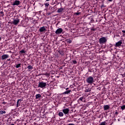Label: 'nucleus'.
Here are the masks:
<instances>
[{
    "mask_svg": "<svg viewBox=\"0 0 125 125\" xmlns=\"http://www.w3.org/2000/svg\"><path fill=\"white\" fill-rule=\"evenodd\" d=\"M46 85H47V83L44 82L43 81H40L39 82L38 87H40V88L44 89V88H46Z\"/></svg>",
    "mask_w": 125,
    "mask_h": 125,
    "instance_id": "nucleus-1",
    "label": "nucleus"
},
{
    "mask_svg": "<svg viewBox=\"0 0 125 125\" xmlns=\"http://www.w3.org/2000/svg\"><path fill=\"white\" fill-rule=\"evenodd\" d=\"M86 82L87 83L91 84V83H93L94 82V78L92 76H89L86 78Z\"/></svg>",
    "mask_w": 125,
    "mask_h": 125,
    "instance_id": "nucleus-2",
    "label": "nucleus"
},
{
    "mask_svg": "<svg viewBox=\"0 0 125 125\" xmlns=\"http://www.w3.org/2000/svg\"><path fill=\"white\" fill-rule=\"evenodd\" d=\"M100 44H104L107 42V39L106 37H102L99 40Z\"/></svg>",
    "mask_w": 125,
    "mask_h": 125,
    "instance_id": "nucleus-3",
    "label": "nucleus"
},
{
    "mask_svg": "<svg viewBox=\"0 0 125 125\" xmlns=\"http://www.w3.org/2000/svg\"><path fill=\"white\" fill-rule=\"evenodd\" d=\"M20 18L19 17H17L16 19L13 20L12 21V23L13 25H17L19 22H20Z\"/></svg>",
    "mask_w": 125,
    "mask_h": 125,
    "instance_id": "nucleus-4",
    "label": "nucleus"
},
{
    "mask_svg": "<svg viewBox=\"0 0 125 125\" xmlns=\"http://www.w3.org/2000/svg\"><path fill=\"white\" fill-rule=\"evenodd\" d=\"M63 32V29H62V28H60L58 29H57V30L55 31V34H56L57 35H58L59 34H61V33H62Z\"/></svg>",
    "mask_w": 125,
    "mask_h": 125,
    "instance_id": "nucleus-5",
    "label": "nucleus"
},
{
    "mask_svg": "<svg viewBox=\"0 0 125 125\" xmlns=\"http://www.w3.org/2000/svg\"><path fill=\"white\" fill-rule=\"evenodd\" d=\"M122 43H123V42L122 40L119 41L118 42L116 43L115 44L116 47H119V46H121Z\"/></svg>",
    "mask_w": 125,
    "mask_h": 125,
    "instance_id": "nucleus-6",
    "label": "nucleus"
},
{
    "mask_svg": "<svg viewBox=\"0 0 125 125\" xmlns=\"http://www.w3.org/2000/svg\"><path fill=\"white\" fill-rule=\"evenodd\" d=\"M8 57H9V55H7V54H4V55H2L1 59H2V60H5V59H7V58H8Z\"/></svg>",
    "mask_w": 125,
    "mask_h": 125,
    "instance_id": "nucleus-7",
    "label": "nucleus"
},
{
    "mask_svg": "<svg viewBox=\"0 0 125 125\" xmlns=\"http://www.w3.org/2000/svg\"><path fill=\"white\" fill-rule=\"evenodd\" d=\"M62 112H63V113L65 115H67V114H69V112H70V110L68 109V108L63 109L62 110Z\"/></svg>",
    "mask_w": 125,
    "mask_h": 125,
    "instance_id": "nucleus-8",
    "label": "nucleus"
},
{
    "mask_svg": "<svg viewBox=\"0 0 125 125\" xmlns=\"http://www.w3.org/2000/svg\"><path fill=\"white\" fill-rule=\"evenodd\" d=\"M45 31H46V29H45V27L44 26L40 27L39 29V32H40V33H42Z\"/></svg>",
    "mask_w": 125,
    "mask_h": 125,
    "instance_id": "nucleus-9",
    "label": "nucleus"
},
{
    "mask_svg": "<svg viewBox=\"0 0 125 125\" xmlns=\"http://www.w3.org/2000/svg\"><path fill=\"white\" fill-rule=\"evenodd\" d=\"M20 4V1L16 0L12 4V5H19Z\"/></svg>",
    "mask_w": 125,
    "mask_h": 125,
    "instance_id": "nucleus-10",
    "label": "nucleus"
},
{
    "mask_svg": "<svg viewBox=\"0 0 125 125\" xmlns=\"http://www.w3.org/2000/svg\"><path fill=\"white\" fill-rule=\"evenodd\" d=\"M22 100L21 99L18 100L17 102V107H18L21 105V102Z\"/></svg>",
    "mask_w": 125,
    "mask_h": 125,
    "instance_id": "nucleus-11",
    "label": "nucleus"
},
{
    "mask_svg": "<svg viewBox=\"0 0 125 125\" xmlns=\"http://www.w3.org/2000/svg\"><path fill=\"white\" fill-rule=\"evenodd\" d=\"M104 111H106V110L110 109V106H109L108 105H104Z\"/></svg>",
    "mask_w": 125,
    "mask_h": 125,
    "instance_id": "nucleus-12",
    "label": "nucleus"
},
{
    "mask_svg": "<svg viewBox=\"0 0 125 125\" xmlns=\"http://www.w3.org/2000/svg\"><path fill=\"white\" fill-rule=\"evenodd\" d=\"M63 10H64V9L61 8L58 10L57 12H58V13H61V12H62V11H63Z\"/></svg>",
    "mask_w": 125,
    "mask_h": 125,
    "instance_id": "nucleus-13",
    "label": "nucleus"
},
{
    "mask_svg": "<svg viewBox=\"0 0 125 125\" xmlns=\"http://www.w3.org/2000/svg\"><path fill=\"white\" fill-rule=\"evenodd\" d=\"M71 92V90H67L63 93V94H69Z\"/></svg>",
    "mask_w": 125,
    "mask_h": 125,
    "instance_id": "nucleus-14",
    "label": "nucleus"
},
{
    "mask_svg": "<svg viewBox=\"0 0 125 125\" xmlns=\"http://www.w3.org/2000/svg\"><path fill=\"white\" fill-rule=\"evenodd\" d=\"M41 94H38L36 95V99H39V98H41Z\"/></svg>",
    "mask_w": 125,
    "mask_h": 125,
    "instance_id": "nucleus-15",
    "label": "nucleus"
},
{
    "mask_svg": "<svg viewBox=\"0 0 125 125\" xmlns=\"http://www.w3.org/2000/svg\"><path fill=\"white\" fill-rule=\"evenodd\" d=\"M59 116H60V117H63L64 116V114L63 112H60L59 113Z\"/></svg>",
    "mask_w": 125,
    "mask_h": 125,
    "instance_id": "nucleus-16",
    "label": "nucleus"
},
{
    "mask_svg": "<svg viewBox=\"0 0 125 125\" xmlns=\"http://www.w3.org/2000/svg\"><path fill=\"white\" fill-rule=\"evenodd\" d=\"M59 53L61 54V55H64V52L62 50H59Z\"/></svg>",
    "mask_w": 125,
    "mask_h": 125,
    "instance_id": "nucleus-17",
    "label": "nucleus"
},
{
    "mask_svg": "<svg viewBox=\"0 0 125 125\" xmlns=\"http://www.w3.org/2000/svg\"><path fill=\"white\" fill-rule=\"evenodd\" d=\"M21 67V63H19L18 64H16V68H20Z\"/></svg>",
    "mask_w": 125,
    "mask_h": 125,
    "instance_id": "nucleus-18",
    "label": "nucleus"
},
{
    "mask_svg": "<svg viewBox=\"0 0 125 125\" xmlns=\"http://www.w3.org/2000/svg\"><path fill=\"white\" fill-rule=\"evenodd\" d=\"M27 69L28 70H32L33 69V66H32V65H29L27 66Z\"/></svg>",
    "mask_w": 125,
    "mask_h": 125,
    "instance_id": "nucleus-19",
    "label": "nucleus"
},
{
    "mask_svg": "<svg viewBox=\"0 0 125 125\" xmlns=\"http://www.w3.org/2000/svg\"><path fill=\"white\" fill-rule=\"evenodd\" d=\"M5 111L1 110L0 111V115H2L3 114H5Z\"/></svg>",
    "mask_w": 125,
    "mask_h": 125,
    "instance_id": "nucleus-20",
    "label": "nucleus"
},
{
    "mask_svg": "<svg viewBox=\"0 0 125 125\" xmlns=\"http://www.w3.org/2000/svg\"><path fill=\"white\" fill-rule=\"evenodd\" d=\"M72 63H73V64H74V65H76V64H77V61L75 60H73V61H72Z\"/></svg>",
    "mask_w": 125,
    "mask_h": 125,
    "instance_id": "nucleus-21",
    "label": "nucleus"
},
{
    "mask_svg": "<svg viewBox=\"0 0 125 125\" xmlns=\"http://www.w3.org/2000/svg\"><path fill=\"white\" fill-rule=\"evenodd\" d=\"M100 125H106V122H102Z\"/></svg>",
    "mask_w": 125,
    "mask_h": 125,
    "instance_id": "nucleus-22",
    "label": "nucleus"
},
{
    "mask_svg": "<svg viewBox=\"0 0 125 125\" xmlns=\"http://www.w3.org/2000/svg\"><path fill=\"white\" fill-rule=\"evenodd\" d=\"M20 53H25L26 52V51H25V50H21L20 51Z\"/></svg>",
    "mask_w": 125,
    "mask_h": 125,
    "instance_id": "nucleus-23",
    "label": "nucleus"
},
{
    "mask_svg": "<svg viewBox=\"0 0 125 125\" xmlns=\"http://www.w3.org/2000/svg\"><path fill=\"white\" fill-rule=\"evenodd\" d=\"M83 97H82L79 98V100H80V101H82L83 102Z\"/></svg>",
    "mask_w": 125,
    "mask_h": 125,
    "instance_id": "nucleus-24",
    "label": "nucleus"
},
{
    "mask_svg": "<svg viewBox=\"0 0 125 125\" xmlns=\"http://www.w3.org/2000/svg\"><path fill=\"white\" fill-rule=\"evenodd\" d=\"M90 91V89L88 88L87 89H86L85 92H89Z\"/></svg>",
    "mask_w": 125,
    "mask_h": 125,
    "instance_id": "nucleus-25",
    "label": "nucleus"
},
{
    "mask_svg": "<svg viewBox=\"0 0 125 125\" xmlns=\"http://www.w3.org/2000/svg\"><path fill=\"white\" fill-rule=\"evenodd\" d=\"M45 6H48L49 5V3H45Z\"/></svg>",
    "mask_w": 125,
    "mask_h": 125,
    "instance_id": "nucleus-26",
    "label": "nucleus"
},
{
    "mask_svg": "<svg viewBox=\"0 0 125 125\" xmlns=\"http://www.w3.org/2000/svg\"><path fill=\"white\" fill-rule=\"evenodd\" d=\"M96 30V29H94L93 28H91V31H93V32H95V30Z\"/></svg>",
    "mask_w": 125,
    "mask_h": 125,
    "instance_id": "nucleus-27",
    "label": "nucleus"
},
{
    "mask_svg": "<svg viewBox=\"0 0 125 125\" xmlns=\"http://www.w3.org/2000/svg\"><path fill=\"white\" fill-rule=\"evenodd\" d=\"M67 42H68V43H72V41H71V40H68V41H67Z\"/></svg>",
    "mask_w": 125,
    "mask_h": 125,
    "instance_id": "nucleus-28",
    "label": "nucleus"
},
{
    "mask_svg": "<svg viewBox=\"0 0 125 125\" xmlns=\"http://www.w3.org/2000/svg\"><path fill=\"white\" fill-rule=\"evenodd\" d=\"M0 14H2L3 15V12H2V11H0Z\"/></svg>",
    "mask_w": 125,
    "mask_h": 125,
    "instance_id": "nucleus-29",
    "label": "nucleus"
},
{
    "mask_svg": "<svg viewBox=\"0 0 125 125\" xmlns=\"http://www.w3.org/2000/svg\"><path fill=\"white\" fill-rule=\"evenodd\" d=\"M76 15H80L81 14V13H76Z\"/></svg>",
    "mask_w": 125,
    "mask_h": 125,
    "instance_id": "nucleus-30",
    "label": "nucleus"
},
{
    "mask_svg": "<svg viewBox=\"0 0 125 125\" xmlns=\"http://www.w3.org/2000/svg\"><path fill=\"white\" fill-rule=\"evenodd\" d=\"M108 1H109L110 2H112L113 1V0H107Z\"/></svg>",
    "mask_w": 125,
    "mask_h": 125,
    "instance_id": "nucleus-31",
    "label": "nucleus"
},
{
    "mask_svg": "<svg viewBox=\"0 0 125 125\" xmlns=\"http://www.w3.org/2000/svg\"><path fill=\"white\" fill-rule=\"evenodd\" d=\"M118 114H119V112H118L117 111L115 113V115H118Z\"/></svg>",
    "mask_w": 125,
    "mask_h": 125,
    "instance_id": "nucleus-32",
    "label": "nucleus"
},
{
    "mask_svg": "<svg viewBox=\"0 0 125 125\" xmlns=\"http://www.w3.org/2000/svg\"><path fill=\"white\" fill-rule=\"evenodd\" d=\"M122 33H123L124 34H125V30H122Z\"/></svg>",
    "mask_w": 125,
    "mask_h": 125,
    "instance_id": "nucleus-33",
    "label": "nucleus"
},
{
    "mask_svg": "<svg viewBox=\"0 0 125 125\" xmlns=\"http://www.w3.org/2000/svg\"><path fill=\"white\" fill-rule=\"evenodd\" d=\"M67 125H75L74 124H69Z\"/></svg>",
    "mask_w": 125,
    "mask_h": 125,
    "instance_id": "nucleus-34",
    "label": "nucleus"
},
{
    "mask_svg": "<svg viewBox=\"0 0 125 125\" xmlns=\"http://www.w3.org/2000/svg\"><path fill=\"white\" fill-rule=\"evenodd\" d=\"M67 122H68V123H70V122H71V121H70V120H67Z\"/></svg>",
    "mask_w": 125,
    "mask_h": 125,
    "instance_id": "nucleus-35",
    "label": "nucleus"
},
{
    "mask_svg": "<svg viewBox=\"0 0 125 125\" xmlns=\"http://www.w3.org/2000/svg\"><path fill=\"white\" fill-rule=\"evenodd\" d=\"M67 89H69V88H66V90H67Z\"/></svg>",
    "mask_w": 125,
    "mask_h": 125,
    "instance_id": "nucleus-36",
    "label": "nucleus"
},
{
    "mask_svg": "<svg viewBox=\"0 0 125 125\" xmlns=\"http://www.w3.org/2000/svg\"><path fill=\"white\" fill-rule=\"evenodd\" d=\"M50 0H46V1H49Z\"/></svg>",
    "mask_w": 125,
    "mask_h": 125,
    "instance_id": "nucleus-37",
    "label": "nucleus"
},
{
    "mask_svg": "<svg viewBox=\"0 0 125 125\" xmlns=\"http://www.w3.org/2000/svg\"><path fill=\"white\" fill-rule=\"evenodd\" d=\"M1 40V38L0 37V41Z\"/></svg>",
    "mask_w": 125,
    "mask_h": 125,
    "instance_id": "nucleus-38",
    "label": "nucleus"
},
{
    "mask_svg": "<svg viewBox=\"0 0 125 125\" xmlns=\"http://www.w3.org/2000/svg\"><path fill=\"white\" fill-rule=\"evenodd\" d=\"M50 14H51V13H50L48 14V15H50Z\"/></svg>",
    "mask_w": 125,
    "mask_h": 125,
    "instance_id": "nucleus-39",
    "label": "nucleus"
},
{
    "mask_svg": "<svg viewBox=\"0 0 125 125\" xmlns=\"http://www.w3.org/2000/svg\"><path fill=\"white\" fill-rule=\"evenodd\" d=\"M8 61H10V59L8 60Z\"/></svg>",
    "mask_w": 125,
    "mask_h": 125,
    "instance_id": "nucleus-40",
    "label": "nucleus"
}]
</instances>
